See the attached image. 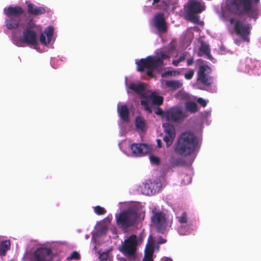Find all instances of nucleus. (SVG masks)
Listing matches in <instances>:
<instances>
[{
  "mask_svg": "<svg viewBox=\"0 0 261 261\" xmlns=\"http://www.w3.org/2000/svg\"><path fill=\"white\" fill-rule=\"evenodd\" d=\"M256 3H258L259 2V0H255Z\"/></svg>",
  "mask_w": 261,
  "mask_h": 261,
  "instance_id": "54",
  "label": "nucleus"
},
{
  "mask_svg": "<svg viewBox=\"0 0 261 261\" xmlns=\"http://www.w3.org/2000/svg\"><path fill=\"white\" fill-rule=\"evenodd\" d=\"M167 7L166 3L164 1H160L158 4L155 5L156 9H164Z\"/></svg>",
  "mask_w": 261,
  "mask_h": 261,
  "instance_id": "34",
  "label": "nucleus"
},
{
  "mask_svg": "<svg viewBox=\"0 0 261 261\" xmlns=\"http://www.w3.org/2000/svg\"><path fill=\"white\" fill-rule=\"evenodd\" d=\"M129 88L137 94H141L145 90V84L143 83H139L138 84L133 83L129 85Z\"/></svg>",
  "mask_w": 261,
  "mask_h": 261,
  "instance_id": "22",
  "label": "nucleus"
},
{
  "mask_svg": "<svg viewBox=\"0 0 261 261\" xmlns=\"http://www.w3.org/2000/svg\"><path fill=\"white\" fill-rule=\"evenodd\" d=\"M185 227H184L183 225H181L179 229H178L179 233L182 235H186L187 234V230H185Z\"/></svg>",
  "mask_w": 261,
  "mask_h": 261,
  "instance_id": "43",
  "label": "nucleus"
},
{
  "mask_svg": "<svg viewBox=\"0 0 261 261\" xmlns=\"http://www.w3.org/2000/svg\"><path fill=\"white\" fill-rule=\"evenodd\" d=\"M186 117V113L178 107L171 108L164 112V117L168 122H180Z\"/></svg>",
  "mask_w": 261,
  "mask_h": 261,
  "instance_id": "10",
  "label": "nucleus"
},
{
  "mask_svg": "<svg viewBox=\"0 0 261 261\" xmlns=\"http://www.w3.org/2000/svg\"><path fill=\"white\" fill-rule=\"evenodd\" d=\"M181 164V160L178 159H173L171 161V164L173 167L178 166Z\"/></svg>",
  "mask_w": 261,
  "mask_h": 261,
  "instance_id": "37",
  "label": "nucleus"
},
{
  "mask_svg": "<svg viewBox=\"0 0 261 261\" xmlns=\"http://www.w3.org/2000/svg\"><path fill=\"white\" fill-rule=\"evenodd\" d=\"M176 219L178 222L182 224L186 223L188 221V216L186 212H183L180 216H177Z\"/></svg>",
  "mask_w": 261,
  "mask_h": 261,
  "instance_id": "30",
  "label": "nucleus"
},
{
  "mask_svg": "<svg viewBox=\"0 0 261 261\" xmlns=\"http://www.w3.org/2000/svg\"><path fill=\"white\" fill-rule=\"evenodd\" d=\"M151 101V103L156 106H161L163 102V97L161 96L157 95L155 93H152L149 97Z\"/></svg>",
  "mask_w": 261,
  "mask_h": 261,
  "instance_id": "24",
  "label": "nucleus"
},
{
  "mask_svg": "<svg viewBox=\"0 0 261 261\" xmlns=\"http://www.w3.org/2000/svg\"><path fill=\"white\" fill-rule=\"evenodd\" d=\"M132 153L136 155L147 154L150 152V148L146 144L134 143L130 145Z\"/></svg>",
  "mask_w": 261,
  "mask_h": 261,
  "instance_id": "15",
  "label": "nucleus"
},
{
  "mask_svg": "<svg viewBox=\"0 0 261 261\" xmlns=\"http://www.w3.org/2000/svg\"><path fill=\"white\" fill-rule=\"evenodd\" d=\"M194 62V58H191L190 59H188L187 61V64L188 66H191L193 64Z\"/></svg>",
  "mask_w": 261,
  "mask_h": 261,
  "instance_id": "45",
  "label": "nucleus"
},
{
  "mask_svg": "<svg viewBox=\"0 0 261 261\" xmlns=\"http://www.w3.org/2000/svg\"><path fill=\"white\" fill-rule=\"evenodd\" d=\"M151 221L159 232L164 233L167 226L168 221L166 215L162 212L152 211Z\"/></svg>",
  "mask_w": 261,
  "mask_h": 261,
  "instance_id": "9",
  "label": "nucleus"
},
{
  "mask_svg": "<svg viewBox=\"0 0 261 261\" xmlns=\"http://www.w3.org/2000/svg\"><path fill=\"white\" fill-rule=\"evenodd\" d=\"M53 252L49 248H38L33 254V261H53Z\"/></svg>",
  "mask_w": 261,
  "mask_h": 261,
  "instance_id": "12",
  "label": "nucleus"
},
{
  "mask_svg": "<svg viewBox=\"0 0 261 261\" xmlns=\"http://www.w3.org/2000/svg\"><path fill=\"white\" fill-rule=\"evenodd\" d=\"M187 110L192 113H195L198 111L197 103L193 101H188L185 105Z\"/></svg>",
  "mask_w": 261,
  "mask_h": 261,
  "instance_id": "26",
  "label": "nucleus"
},
{
  "mask_svg": "<svg viewBox=\"0 0 261 261\" xmlns=\"http://www.w3.org/2000/svg\"><path fill=\"white\" fill-rule=\"evenodd\" d=\"M169 58L170 56L167 54L157 53L155 56H149L136 62L137 70L140 72L146 70L147 75L153 77V71L161 68L164 65L163 60Z\"/></svg>",
  "mask_w": 261,
  "mask_h": 261,
  "instance_id": "1",
  "label": "nucleus"
},
{
  "mask_svg": "<svg viewBox=\"0 0 261 261\" xmlns=\"http://www.w3.org/2000/svg\"><path fill=\"white\" fill-rule=\"evenodd\" d=\"M226 5L227 10L236 15L247 14L251 18L257 15L258 9L252 6L251 0H226Z\"/></svg>",
  "mask_w": 261,
  "mask_h": 261,
  "instance_id": "3",
  "label": "nucleus"
},
{
  "mask_svg": "<svg viewBox=\"0 0 261 261\" xmlns=\"http://www.w3.org/2000/svg\"><path fill=\"white\" fill-rule=\"evenodd\" d=\"M196 13H193L192 12H187L186 19L191 22L198 24L199 21V17L195 15Z\"/></svg>",
  "mask_w": 261,
  "mask_h": 261,
  "instance_id": "28",
  "label": "nucleus"
},
{
  "mask_svg": "<svg viewBox=\"0 0 261 261\" xmlns=\"http://www.w3.org/2000/svg\"><path fill=\"white\" fill-rule=\"evenodd\" d=\"M166 242V240L162 238H160L159 240V243L163 244Z\"/></svg>",
  "mask_w": 261,
  "mask_h": 261,
  "instance_id": "46",
  "label": "nucleus"
},
{
  "mask_svg": "<svg viewBox=\"0 0 261 261\" xmlns=\"http://www.w3.org/2000/svg\"><path fill=\"white\" fill-rule=\"evenodd\" d=\"M25 43L28 46H35L38 45L36 33L30 29H24L22 32V37L21 41H18L15 44L18 46H23L22 44Z\"/></svg>",
  "mask_w": 261,
  "mask_h": 261,
  "instance_id": "11",
  "label": "nucleus"
},
{
  "mask_svg": "<svg viewBox=\"0 0 261 261\" xmlns=\"http://www.w3.org/2000/svg\"><path fill=\"white\" fill-rule=\"evenodd\" d=\"M54 28L49 26L44 31V33H41L40 36V42L44 45L50 44L54 34Z\"/></svg>",
  "mask_w": 261,
  "mask_h": 261,
  "instance_id": "16",
  "label": "nucleus"
},
{
  "mask_svg": "<svg viewBox=\"0 0 261 261\" xmlns=\"http://www.w3.org/2000/svg\"><path fill=\"white\" fill-rule=\"evenodd\" d=\"M153 26L159 32L165 33L167 31V23L164 14L162 12L156 13L153 18Z\"/></svg>",
  "mask_w": 261,
  "mask_h": 261,
  "instance_id": "14",
  "label": "nucleus"
},
{
  "mask_svg": "<svg viewBox=\"0 0 261 261\" xmlns=\"http://www.w3.org/2000/svg\"><path fill=\"white\" fill-rule=\"evenodd\" d=\"M166 74L167 75H172V72L170 71H168L166 72Z\"/></svg>",
  "mask_w": 261,
  "mask_h": 261,
  "instance_id": "52",
  "label": "nucleus"
},
{
  "mask_svg": "<svg viewBox=\"0 0 261 261\" xmlns=\"http://www.w3.org/2000/svg\"><path fill=\"white\" fill-rule=\"evenodd\" d=\"M185 176L189 180L188 182H190L191 181V177L187 174L185 175Z\"/></svg>",
  "mask_w": 261,
  "mask_h": 261,
  "instance_id": "51",
  "label": "nucleus"
},
{
  "mask_svg": "<svg viewBox=\"0 0 261 261\" xmlns=\"http://www.w3.org/2000/svg\"><path fill=\"white\" fill-rule=\"evenodd\" d=\"M28 12L31 15H40L44 14L46 11L44 7L37 6L32 3L27 5Z\"/></svg>",
  "mask_w": 261,
  "mask_h": 261,
  "instance_id": "18",
  "label": "nucleus"
},
{
  "mask_svg": "<svg viewBox=\"0 0 261 261\" xmlns=\"http://www.w3.org/2000/svg\"><path fill=\"white\" fill-rule=\"evenodd\" d=\"M156 142H157V144H158V147L159 148L161 147V143H162L161 140L160 139H157Z\"/></svg>",
  "mask_w": 261,
  "mask_h": 261,
  "instance_id": "49",
  "label": "nucleus"
},
{
  "mask_svg": "<svg viewBox=\"0 0 261 261\" xmlns=\"http://www.w3.org/2000/svg\"><path fill=\"white\" fill-rule=\"evenodd\" d=\"M168 222H169L170 223V226L171 225V224L172 223V219H171L170 221V220H168Z\"/></svg>",
  "mask_w": 261,
  "mask_h": 261,
  "instance_id": "53",
  "label": "nucleus"
},
{
  "mask_svg": "<svg viewBox=\"0 0 261 261\" xmlns=\"http://www.w3.org/2000/svg\"><path fill=\"white\" fill-rule=\"evenodd\" d=\"M200 2L196 0H191L188 2L187 12L193 13H200L203 11Z\"/></svg>",
  "mask_w": 261,
  "mask_h": 261,
  "instance_id": "17",
  "label": "nucleus"
},
{
  "mask_svg": "<svg viewBox=\"0 0 261 261\" xmlns=\"http://www.w3.org/2000/svg\"><path fill=\"white\" fill-rule=\"evenodd\" d=\"M179 63H180L179 62H178V60L177 59V60H173L172 61V64L174 66H177Z\"/></svg>",
  "mask_w": 261,
  "mask_h": 261,
  "instance_id": "47",
  "label": "nucleus"
},
{
  "mask_svg": "<svg viewBox=\"0 0 261 261\" xmlns=\"http://www.w3.org/2000/svg\"><path fill=\"white\" fill-rule=\"evenodd\" d=\"M187 54V52L183 53L177 59L178 62H181L185 60L186 56Z\"/></svg>",
  "mask_w": 261,
  "mask_h": 261,
  "instance_id": "42",
  "label": "nucleus"
},
{
  "mask_svg": "<svg viewBox=\"0 0 261 261\" xmlns=\"http://www.w3.org/2000/svg\"><path fill=\"white\" fill-rule=\"evenodd\" d=\"M165 85L171 90H176L182 86V83L179 80L166 81Z\"/></svg>",
  "mask_w": 261,
  "mask_h": 261,
  "instance_id": "23",
  "label": "nucleus"
},
{
  "mask_svg": "<svg viewBox=\"0 0 261 261\" xmlns=\"http://www.w3.org/2000/svg\"><path fill=\"white\" fill-rule=\"evenodd\" d=\"M153 109L154 111V113L157 115L162 116V117H164L165 111L164 112L161 108H160L159 107L155 108V107H153Z\"/></svg>",
  "mask_w": 261,
  "mask_h": 261,
  "instance_id": "38",
  "label": "nucleus"
},
{
  "mask_svg": "<svg viewBox=\"0 0 261 261\" xmlns=\"http://www.w3.org/2000/svg\"><path fill=\"white\" fill-rule=\"evenodd\" d=\"M80 257L81 256L79 252H77V251H73L72 252L70 256L68 257L67 259L68 260H71L73 259L79 260L80 259Z\"/></svg>",
  "mask_w": 261,
  "mask_h": 261,
  "instance_id": "32",
  "label": "nucleus"
},
{
  "mask_svg": "<svg viewBox=\"0 0 261 261\" xmlns=\"http://www.w3.org/2000/svg\"><path fill=\"white\" fill-rule=\"evenodd\" d=\"M212 71L208 65H200L197 71V81L205 86H210L214 81V77L211 75Z\"/></svg>",
  "mask_w": 261,
  "mask_h": 261,
  "instance_id": "7",
  "label": "nucleus"
},
{
  "mask_svg": "<svg viewBox=\"0 0 261 261\" xmlns=\"http://www.w3.org/2000/svg\"><path fill=\"white\" fill-rule=\"evenodd\" d=\"M137 244L136 235L132 234L124 240L120 250L126 256H133L135 255L137 250Z\"/></svg>",
  "mask_w": 261,
  "mask_h": 261,
  "instance_id": "8",
  "label": "nucleus"
},
{
  "mask_svg": "<svg viewBox=\"0 0 261 261\" xmlns=\"http://www.w3.org/2000/svg\"><path fill=\"white\" fill-rule=\"evenodd\" d=\"M229 22L230 24L234 25V31L238 36H241L244 41H249V35L251 29L249 24L246 23L241 20H235L234 18H231Z\"/></svg>",
  "mask_w": 261,
  "mask_h": 261,
  "instance_id": "6",
  "label": "nucleus"
},
{
  "mask_svg": "<svg viewBox=\"0 0 261 261\" xmlns=\"http://www.w3.org/2000/svg\"><path fill=\"white\" fill-rule=\"evenodd\" d=\"M10 242L9 240L3 241L0 245V255L5 256L6 252L10 248Z\"/></svg>",
  "mask_w": 261,
  "mask_h": 261,
  "instance_id": "25",
  "label": "nucleus"
},
{
  "mask_svg": "<svg viewBox=\"0 0 261 261\" xmlns=\"http://www.w3.org/2000/svg\"><path fill=\"white\" fill-rule=\"evenodd\" d=\"M197 102L203 107H205L207 104L206 101L202 98H199L197 100Z\"/></svg>",
  "mask_w": 261,
  "mask_h": 261,
  "instance_id": "41",
  "label": "nucleus"
},
{
  "mask_svg": "<svg viewBox=\"0 0 261 261\" xmlns=\"http://www.w3.org/2000/svg\"><path fill=\"white\" fill-rule=\"evenodd\" d=\"M197 139L194 133L190 131L182 133L174 146V151L178 154L187 156L196 150Z\"/></svg>",
  "mask_w": 261,
  "mask_h": 261,
  "instance_id": "2",
  "label": "nucleus"
},
{
  "mask_svg": "<svg viewBox=\"0 0 261 261\" xmlns=\"http://www.w3.org/2000/svg\"><path fill=\"white\" fill-rule=\"evenodd\" d=\"M108 253L103 252L99 255V258L100 260H108Z\"/></svg>",
  "mask_w": 261,
  "mask_h": 261,
  "instance_id": "40",
  "label": "nucleus"
},
{
  "mask_svg": "<svg viewBox=\"0 0 261 261\" xmlns=\"http://www.w3.org/2000/svg\"><path fill=\"white\" fill-rule=\"evenodd\" d=\"M100 261H109V260H100Z\"/></svg>",
  "mask_w": 261,
  "mask_h": 261,
  "instance_id": "55",
  "label": "nucleus"
},
{
  "mask_svg": "<svg viewBox=\"0 0 261 261\" xmlns=\"http://www.w3.org/2000/svg\"><path fill=\"white\" fill-rule=\"evenodd\" d=\"M154 253V249L151 246L147 247L145 250V255L150 256L153 257Z\"/></svg>",
  "mask_w": 261,
  "mask_h": 261,
  "instance_id": "35",
  "label": "nucleus"
},
{
  "mask_svg": "<svg viewBox=\"0 0 261 261\" xmlns=\"http://www.w3.org/2000/svg\"><path fill=\"white\" fill-rule=\"evenodd\" d=\"M162 261H173L171 258L165 257L162 258Z\"/></svg>",
  "mask_w": 261,
  "mask_h": 261,
  "instance_id": "48",
  "label": "nucleus"
},
{
  "mask_svg": "<svg viewBox=\"0 0 261 261\" xmlns=\"http://www.w3.org/2000/svg\"><path fill=\"white\" fill-rule=\"evenodd\" d=\"M141 105L144 107L145 110L147 111L149 113H151L153 111V106L149 105V103L151 102L149 97L146 99L141 100Z\"/></svg>",
  "mask_w": 261,
  "mask_h": 261,
  "instance_id": "27",
  "label": "nucleus"
},
{
  "mask_svg": "<svg viewBox=\"0 0 261 261\" xmlns=\"http://www.w3.org/2000/svg\"><path fill=\"white\" fill-rule=\"evenodd\" d=\"M24 13L23 9L19 6H9L7 10H4V13L7 16L5 23L8 30L16 29L19 27L21 21V16Z\"/></svg>",
  "mask_w": 261,
  "mask_h": 261,
  "instance_id": "4",
  "label": "nucleus"
},
{
  "mask_svg": "<svg viewBox=\"0 0 261 261\" xmlns=\"http://www.w3.org/2000/svg\"><path fill=\"white\" fill-rule=\"evenodd\" d=\"M194 74V71L192 69H189L186 73L184 74V77L187 80H191L192 79Z\"/></svg>",
  "mask_w": 261,
  "mask_h": 261,
  "instance_id": "33",
  "label": "nucleus"
},
{
  "mask_svg": "<svg viewBox=\"0 0 261 261\" xmlns=\"http://www.w3.org/2000/svg\"><path fill=\"white\" fill-rule=\"evenodd\" d=\"M143 261H153V257L152 256H147L144 255V257L143 258Z\"/></svg>",
  "mask_w": 261,
  "mask_h": 261,
  "instance_id": "44",
  "label": "nucleus"
},
{
  "mask_svg": "<svg viewBox=\"0 0 261 261\" xmlns=\"http://www.w3.org/2000/svg\"><path fill=\"white\" fill-rule=\"evenodd\" d=\"M150 161L152 164H153L154 165H158L160 164V159L153 155H151L149 156Z\"/></svg>",
  "mask_w": 261,
  "mask_h": 261,
  "instance_id": "36",
  "label": "nucleus"
},
{
  "mask_svg": "<svg viewBox=\"0 0 261 261\" xmlns=\"http://www.w3.org/2000/svg\"><path fill=\"white\" fill-rule=\"evenodd\" d=\"M203 55H206L207 58L210 60L213 59V57L211 55V48L210 45L205 43L204 42H202L199 49L198 56L199 57H201Z\"/></svg>",
  "mask_w": 261,
  "mask_h": 261,
  "instance_id": "20",
  "label": "nucleus"
},
{
  "mask_svg": "<svg viewBox=\"0 0 261 261\" xmlns=\"http://www.w3.org/2000/svg\"><path fill=\"white\" fill-rule=\"evenodd\" d=\"M135 126L137 129H140L143 130L145 126V123L144 120L140 116L136 118Z\"/></svg>",
  "mask_w": 261,
  "mask_h": 261,
  "instance_id": "29",
  "label": "nucleus"
},
{
  "mask_svg": "<svg viewBox=\"0 0 261 261\" xmlns=\"http://www.w3.org/2000/svg\"><path fill=\"white\" fill-rule=\"evenodd\" d=\"M138 218L137 212L133 210H127L119 214L117 217V225L123 229L133 226Z\"/></svg>",
  "mask_w": 261,
  "mask_h": 261,
  "instance_id": "5",
  "label": "nucleus"
},
{
  "mask_svg": "<svg viewBox=\"0 0 261 261\" xmlns=\"http://www.w3.org/2000/svg\"><path fill=\"white\" fill-rule=\"evenodd\" d=\"M165 136L163 140L166 142L167 147L170 146L175 137V130L174 126L168 122L163 124Z\"/></svg>",
  "mask_w": 261,
  "mask_h": 261,
  "instance_id": "13",
  "label": "nucleus"
},
{
  "mask_svg": "<svg viewBox=\"0 0 261 261\" xmlns=\"http://www.w3.org/2000/svg\"><path fill=\"white\" fill-rule=\"evenodd\" d=\"M94 212L98 215H103L106 213V211L105 208L99 205L94 207Z\"/></svg>",
  "mask_w": 261,
  "mask_h": 261,
  "instance_id": "31",
  "label": "nucleus"
},
{
  "mask_svg": "<svg viewBox=\"0 0 261 261\" xmlns=\"http://www.w3.org/2000/svg\"><path fill=\"white\" fill-rule=\"evenodd\" d=\"M159 2H160V0H153L152 5H154L155 4H158Z\"/></svg>",
  "mask_w": 261,
  "mask_h": 261,
  "instance_id": "50",
  "label": "nucleus"
},
{
  "mask_svg": "<svg viewBox=\"0 0 261 261\" xmlns=\"http://www.w3.org/2000/svg\"><path fill=\"white\" fill-rule=\"evenodd\" d=\"M118 112L121 119L124 122H128L129 118V110L126 105L121 106L118 108Z\"/></svg>",
  "mask_w": 261,
  "mask_h": 261,
  "instance_id": "21",
  "label": "nucleus"
},
{
  "mask_svg": "<svg viewBox=\"0 0 261 261\" xmlns=\"http://www.w3.org/2000/svg\"><path fill=\"white\" fill-rule=\"evenodd\" d=\"M158 183L149 181L146 182L144 185L143 193L146 195H152L157 191Z\"/></svg>",
  "mask_w": 261,
  "mask_h": 261,
  "instance_id": "19",
  "label": "nucleus"
},
{
  "mask_svg": "<svg viewBox=\"0 0 261 261\" xmlns=\"http://www.w3.org/2000/svg\"><path fill=\"white\" fill-rule=\"evenodd\" d=\"M36 24L33 20H29L27 23V27L25 29H30L32 30V29L36 27Z\"/></svg>",
  "mask_w": 261,
  "mask_h": 261,
  "instance_id": "39",
  "label": "nucleus"
}]
</instances>
